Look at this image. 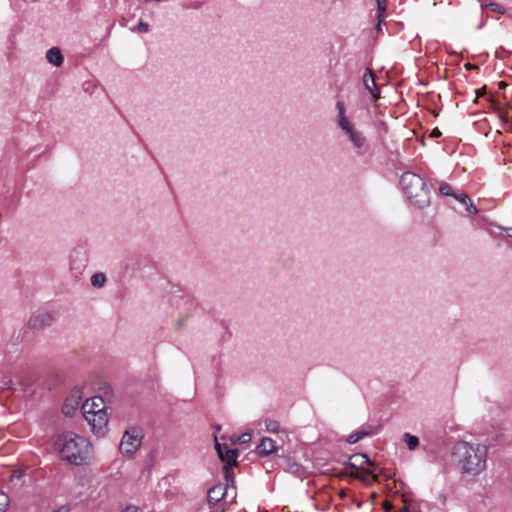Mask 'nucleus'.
<instances>
[{"label": "nucleus", "instance_id": "13", "mask_svg": "<svg viewBox=\"0 0 512 512\" xmlns=\"http://www.w3.org/2000/svg\"><path fill=\"white\" fill-rule=\"evenodd\" d=\"M363 84L365 89L371 94L373 100L379 97V89L376 86L374 74L370 69H367L363 75Z\"/></svg>", "mask_w": 512, "mask_h": 512}, {"label": "nucleus", "instance_id": "34", "mask_svg": "<svg viewBox=\"0 0 512 512\" xmlns=\"http://www.w3.org/2000/svg\"><path fill=\"white\" fill-rule=\"evenodd\" d=\"M225 508L216 509L214 512H224Z\"/></svg>", "mask_w": 512, "mask_h": 512}, {"label": "nucleus", "instance_id": "30", "mask_svg": "<svg viewBox=\"0 0 512 512\" xmlns=\"http://www.w3.org/2000/svg\"><path fill=\"white\" fill-rule=\"evenodd\" d=\"M122 512H140L136 506H127Z\"/></svg>", "mask_w": 512, "mask_h": 512}, {"label": "nucleus", "instance_id": "14", "mask_svg": "<svg viewBox=\"0 0 512 512\" xmlns=\"http://www.w3.org/2000/svg\"><path fill=\"white\" fill-rule=\"evenodd\" d=\"M256 451L260 456H268L276 451L275 442L271 438L264 437L256 447Z\"/></svg>", "mask_w": 512, "mask_h": 512}, {"label": "nucleus", "instance_id": "29", "mask_svg": "<svg viewBox=\"0 0 512 512\" xmlns=\"http://www.w3.org/2000/svg\"><path fill=\"white\" fill-rule=\"evenodd\" d=\"M490 7H491V9H492L493 11H497V12H500V13H503V12H504V10H503V9L500 7V5H499V4H497V3H491V4H490Z\"/></svg>", "mask_w": 512, "mask_h": 512}, {"label": "nucleus", "instance_id": "25", "mask_svg": "<svg viewBox=\"0 0 512 512\" xmlns=\"http://www.w3.org/2000/svg\"><path fill=\"white\" fill-rule=\"evenodd\" d=\"M9 506V497L6 493L0 492V511H5Z\"/></svg>", "mask_w": 512, "mask_h": 512}, {"label": "nucleus", "instance_id": "1", "mask_svg": "<svg viewBox=\"0 0 512 512\" xmlns=\"http://www.w3.org/2000/svg\"><path fill=\"white\" fill-rule=\"evenodd\" d=\"M488 448L483 444L457 441L452 447V458L462 475L476 477L487 464Z\"/></svg>", "mask_w": 512, "mask_h": 512}, {"label": "nucleus", "instance_id": "5", "mask_svg": "<svg viewBox=\"0 0 512 512\" xmlns=\"http://www.w3.org/2000/svg\"><path fill=\"white\" fill-rule=\"evenodd\" d=\"M143 439V432L140 428H128L120 441L119 451L124 456H132L141 446Z\"/></svg>", "mask_w": 512, "mask_h": 512}, {"label": "nucleus", "instance_id": "28", "mask_svg": "<svg viewBox=\"0 0 512 512\" xmlns=\"http://www.w3.org/2000/svg\"><path fill=\"white\" fill-rule=\"evenodd\" d=\"M287 470L291 473H296L299 470V465L295 462L289 463Z\"/></svg>", "mask_w": 512, "mask_h": 512}, {"label": "nucleus", "instance_id": "4", "mask_svg": "<svg viewBox=\"0 0 512 512\" xmlns=\"http://www.w3.org/2000/svg\"><path fill=\"white\" fill-rule=\"evenodd\" d=\"M338 110L337 122L341 130L346 134L348 140L352 143L357 151H361L366 144V138L361 131L349 120L345 114V106L343 102L338 101L336 104Z\"/></svg>", "mask_w": 512, "mask_h": 512}, {"label": "nucleus", "instance_id": "8", "mask_svg": "<svg viewBox=\"0 0 512 512\" xmlns=\"http://www.w3.org/2000/svg\"><path fill=\"white\" fill-rule=\"evenodd\" d=\"M232 491L233 495L232 498L234 499L236 497V491L235 487L232 484H217L211 487L208 490V503L210 505H216L221 500H223L226 496L229 495V492Z\"/></svg>", "mask_w": 512, "mask_h": 512}, {"label": "nucleus", "instance_id": "15", "mask_svg": "<svg viewBox=\"0 0 512 512\" xmlns=\"http://www.w3.org/2000/svg\"><path fill=\"white\" fill-rule=\"evenodd\" d=\"M46 60L56 67L61 66L64 61L61 50L58 47H52L46 52Z\"/></svg>", "mask_w": 512, "mask_h": 512}, {"label": "nucleus", "instance_id": "24", "mask_svg": "<svg viewBox=\"0 0 512 512\" xmlns=\"http://www.w3.org/2000/svg\"><path fill=\"white\" fill-rule=\"evenodd\" d=\"M355 477L364 482H369L371 479L377 480V475L375 474V472H373V474H367L366 472L362 471L361 474H357L355 475Z\"/></svg>", "mask_w": 512, "mask_h": 512}, {"label": "nucleus", "instance_id": "2", "mask_svg": "<svg viewBox=\"0 0 512 512\" xmlns=\"http://www.w3.org/2000/svg\"><path fill=\"white\" fill-rule=\"evenodd\" d=\"M63 460L77 466L88 465L94 459L91 442L84 436L72 431L60 434L55 442Z\"/></svg>", "mask_w": 512, "mask_h": 512}, {"label": "nucleus", "instance_id": "3", "mask_svg": "<svg viewBox=\"0 0 512 512\" xmlns=\"http://www.w3.org/2000/svg\"><path fill=\"white\" fill-rule=\"evenodd\" d=\"M400 184L411 204L419 208H424L429 205V191L425 181L419 175L412 172H405L401 176Z\"/></svg>", "mask_w": 512, "mask_h": 512}, {"label": "nucleus", "instance_id": "9", "mask_svg": "<svg viewBox=\"0 0 512 512\" xmlns=\"http://www.w3.org/2000/svg\"><path fill=\"white\" fill-rule=\"evenodd\" d=\"M82 398V389L78 387L74 388L70 392L69 396L66 398L62 407V412L66 416H72L74 412L78 409Z\"/></svg>", "mask_w": 512, "mask_h": 512}, {"label": "nucleus", "instance_id": "7", "mask_svg": "<svg viewBox=\"0 0 512 512\" xmlns=\"http://www.w3.org/2000/svg\"><path fill=\"white\" fill-rule=\"evenodd\" d=\"M83 417L89 424L91 431L95 436L103 437L107 434L109 419L106 411L83 414Z\"/></svg>", "mask_w": 512, "mask_h": 512}, {"label": "nucleus", "instance_id": "12", "mask_svg": "<svg viewBox=\"0 0 512 512\" xmlns=\"http://www.w3.org/2000/svg\"><path fill=\"white\" fill-rule=\"evenodd\" d=\"M81 411L83 414H92V412H101L106 411V405L102 397L94 396L90 399H87L81 405Z\"/></svg>", "mask_w": 512, "mask_h": 512}, {"label": "nucleus", "instance_id": "19", "mask_svg": "<svg viewBox=\"0 0 512 512\" xmlns=\"http://www.w3.org/2000/svg\"><path fill=\"white\" fill-rule=\"evenodd\" d=\"M404 441L407 444L409 450H415L419 445V439L417 436L411 435L410 433L404 434Z\"/></svg>", "mask_w": 512, "mask_h": 512}, {"label": "nucleus", "instance_id": "31", "mask_svg": "<svg viewBox=\"0 0 512 512\" xmlns=\"http://www.w3.org/2000/svg\"><path fill=\"white\" fill-rule=\"evenodd\" d=\"M506 233L508 237L512 238V228H507Z\"/></svg>", "mask_w": 512, "mask_h": 512}, {"label": "nucleus", "instance_id": "33", "mask_svg": "<svg viewBox=\"0 0 512 512\" xmlns=\"http://www.w3.org/2000/svg\"><path fill=\"white\" fill-rule=\"evenodd\" d=\"M21 334H26V331H20L19 334L17 335V340L20 338Z\"/></svg>", "mask_w": 512, "mask_h": 512}, {"label": "nucleus", "instance_id": "21", "mask_svg": "<svg viewBox=\"0 0 512 512\" xmlns=\"http://www.w3.org/2000/svg\"><path fill=\"white\" fill-rule=\"evenodd\" d=\"M266 430L271 433H277L279 431V424L273 420L265 421Z\"/></svg>", "mask_w": 512, "mask_h": 512}, {"label": "nucleus", "instance_id": "20", "mask_svg": "<svg viewBox=\"0 0 512 512\" xmlns=\"http://www.w3.org/2000/svg\"><path fill=\"white\" fill-rule=\"evenodd\" d=\"M106 283V276L104 273H95L91 277V284L94 287L101 288Z\"/></svg>", "mask_w": 512, "mask_h": 512}, {"label": "nucleus", "instance_id": "23", "mask_svg": "<svg viewBox=\"0 0 512 512\" xmlns=\"http://www.w3.org/2000/svg\"><path fill=\"white\" fill-rule=\"evenodd\" d=\"M251 438H252L251 433L245 432V433H242L241 435H239L235 440H233V443H240V444L248 443L251 441Z\"/></svg>", "mask_w": 512, "mask_h": 512}, {"label": "nucleus", "instance_id": "32", "mask_svg": "<svg viewBox=\"0 0 512 512\" xmlns=\"http://www.w3.org/2000/svg\"><path fill=\"white\" fill-rule=\"evenodd\" d=\"M433 135H434V136H439V135H440V132L436 129V130H434V131H433Z\"/></svg>", "mask_w": 512, "mask_h": 512}, {"label": "nucleus", "instance_id": "18", "mask_svg": "<svg viewBox=\"0 0 512 512\" xmlns=\"http://www.w3.org/2000/svg\"><path fill=\"white\" fill-rule=\"evenodd\" d=\"M372 432L371 431H368V430H358V431H355L353 433H351L348 437H347V442L350 443V444H354L356 442H358L359 440H361L362 438L366 437V436H369L371 435Z\"/></svg>", "mask_w": 512, "mask_h": 512}, {"label": "nucleus", "instance_id": "10", "mask_svg": "<svg viewBox=\"0 0 512 512\" xmlns=\"http://www.w3.org/2000/svg\"><path fill=\"white\" fill-rule=\"evenodd\" d=\"M349 465L352 468L373 474L376 470V465L370 461L366 454H355L350 458Z\"/></svg>", "mask_w": 512, "mask_h": 512}, {"label": "nucleus", "instance_id": "26", "mask_svg": "<svg viewBox=\"0 0 512 512\" xmlns=\"http://www.w3.org/2000/svg\"><path fill=\"white\" fill-rule=\"evenodd\" d=\"M84 266H85L84 258H82L79 263H76V260H74V259H72V261H71V268L74 270H77L78 272H80L82 270V268H84Z\"/></svg>", "mask_w": 512, "mask_h": 512}, {"label": "nucleus", "instance_id": "27", "mask_svg": "<svg viewBox=\"0 0 512 512\" xmlns=\"http://www.w3.org/2000/svg\"><path fill=\"white\" fill-rule=\"evenodd\" d=\"M138 32L140 33H146L149 31V25L145 22H140L137 26V29H136Z\"/></svg>", "mask_w": 512, "mask_h": 512}, {"label": "nucleus", "instance_id": "35", "mask_svg": "<svg viewBox=\"0 0 512 512\" xmlns=\"http://www.w3.org/2000/svg\"><path fill=\"white\" fill-rule=\"evenodd\" d=\"M403 512H407L406 510H404Z\"/></svg>", "mask_w": 512, "mask_h": 512}, {"label": "nucleus", "instance_id": "22", "mask_svg": "<svg viewBox=\"0 0 512 512\" xmlns=\"http://www.w3.org/2000/svg\"><path fill=\"white\" fill-rule=\"evenodd\" d=\"M439 192L441 194L445 195V196H453V195H455L453 193V188L449 184H447V183L440 184Z\"/></svg>", "mask_w": 512, "mask_h": 512}, {"label": "nucleus", "instance_id": "6", "mask_svg": "<svg viewBox=\"0 0 512 512\" xmlns=\"http://www.w3.org/2000/svg\"><path fill=\"white\" fill-rule=\"evenodd\" d=\"M55 321L56 318L53 312L38 310L29 316L27 328L29 330L39 332L53 326Z\"/></svg>", "mask_w": 512, "mask_h": 512}, {"label": "nucleus", "instance_id": "17", "mask_svg": "<svg viewBox=\"0 0 512 512\" xmlns=\"http://www.w3.org/2000/svg\"><path fill=\"white\" fill-rule=\"evenodd\" d=\"M377 3V30H380L381 24L387 16V0H376Z\"/></svg>", "mask_w": 512, "mask_h": 512}, {"label": "nucleus", "instance_id": "11", "mask_svg": "<svg viewBox=\"0 0 512 512\" xmlns=\"http://www.w3.org/2000/svg\"><path fill=\"white\" fill-rule=\"evenodd\" d=\"M215 448L219 458L226 462L228 466H235L237 464L238 452L236 449H229L222 446L217 439H215Z\"/></svg>", "mask_w": 512, "mask_h": 512}, {"label": "nucleus", "instance_id": "16", "mask_svg": "<svg viewBox=\"0 0 512 512\" xmlns=\"http://www.w3.org/2000/svg\"><path fill=\"white\" fill-rule=\"evenodd\" d=\"M453 197L466 207L467 212L473 215L477 213V208L466 193L455 194Z\"/></svg>", "mask_w": 512, "mask_h": 512}]
</instances>
